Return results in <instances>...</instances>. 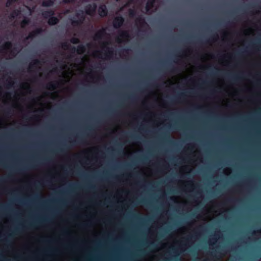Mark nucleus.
Wrapping results in <instances>:
<instances>
[{
  "instance_id": "f257e3e1",
  "label": "nucleus",
  "mask_w": 261,
  "mask_h": 261,
  "mask_svg": "<svg viewBox=\"0 0 261 261\" xmlns=\"http://www.w3.org/2000/svg\"><path fill=\"white\" fill-rule=\"evenodd\" d=\"M124 19L121 16L115 17L113 20V24L115 29L120 28L123 24Z\"/></svg>"
},
{
  "instance_id": "f03ea898",
  "label": "nucleus",
  "mask_w": 261,
  "mask_h": 261,
  "mask_svg": "<svg viewBox=\"0 0 261 261\" xmlns=\"http://www.w3.org/2000/svg\"><path fill=\"white\" fill-rule=\"evenodd\" d=\"M43 32V30L41 28H37L35 30L30 32L28 36L26 38L27 40L32 39L37 36L41 34Z\"/></svg>"
},
{
  "instance_id": "7ed1b4c3",
  "label": "nucleus",
  "mask_w": 261,
  "mask_h": 261,
  "mask_svg": "<svg viewBox=\"0 0 261 261\" xmlns=\"http://www.w3.org/2000/svg\"><path fill=\"white\" fill-rule=\"evenodd\" d=\"M86 49V48L85 45L80 44L77 46V48L72 47L71 49V51L72 53H77L78 54H82L85 52Z\"/></svg>"
},
{
  "instance_id": "20e7f679",
  "label": "nucleus",
  "mask_w": 261,
  "mask_h": 261,
  "mask_svg": "<svg viewBox=\"0 0 261 261\" xmlns=\"http://www.w3.org/2000/svg\"><path fill=\"white\" fill-rule=\"evenodd\" d=\"M76 16L79 17L78 20H72L71 23L73 26H77L82 24L85 20V16L82 13V14L77 13Z\"/></svg>"
},
{
  "instance_id": "39448f33",
  "label": "nucleus",
  "mask_w": 261,
  "mask_h": 261,
  "mask_svg": "<svg viewBox=\"0 0 261 261\" xmlns=\"http://www.w3.org/2000/svg\"><path fill=\"white\" fill-rule=\"evenodd\" d=\"M98 13L101 17H106L108 14V10L106 5H101L98 7Z\"/></svg>"
},
{
  "instance_id": "423d86ee",
  "label": "nucleus",
  "mask_w": 261,
  "mask_h": 261,
  "mask_svg": "<svg viewBox=\"0 0 261 261\" xmlns=\"http://www.w3.org/2000/svg\"><path fill=\"white\" fill-rule=\"evenodd\" d=\"M106 35V30L103 29L99 30L94 36L93 39L95 41L100 40Z\"/></svg>"
},
{
  "instance_id": "0eeeda50",
  "label": "nucleus",
  "mask_w": 261,
  "mask_h": 261,
  "mask_svg": "<svg viewBox=\"0 0 261 261\" xmlns=\"http://www.w3.org/2000/svg\"><path fill=\"white\" fill-rule=\"evenodd\" d=\"M226 76L233 82H237L242 79V76L240 74H226Z\"/></svg>"
},
{
  "instance_id": "6e6552de",
  "label": "nucleus",
  "mask_w": 261,
  "mask_h": 261,
  "mask_svg": "<svg viewBox=\"0 0 261 261\" xmlns=\"http://www.w3.org/2000/svg\"><path fill=\"white\" fill-rule=\"evenodd\" d=\"M130 37V36L129 35V33L126 31H121L120 33L119 34V36L117 38V41L118 42H121V38L123 39H128Z\"/></svg>"
},
{
  "instance_id": "1a4fd4ad",
  "label": "nucleus",
  "mask_w": 261,
  "mask_h": 261,
  "mask_svg": "<svg viewBox=\"0 0 261 261\" xmlns=\"http://www.w3.org/2000/svg\"><path fill=\"white\" fill-rule=\"evenodd\" d=\"M96 6H92L89 5L86 7L85 9L86 13L89 15H92L95 12Z\"/></svg>"
},
{
  "instance_id": "9d476101",
  "label": "nucleus",
  "mask_w": 261,
  "mask_h": 261,
  "mask_svg": "<svg viewBox=\"0 0 261 261\" xmlns=\"http://www.w3.org/2000/svg\"><path fill=\"white\" fill-rule=\"evenodd\" d=\"M70 143L72 144V145L77 144H82L84 142V139L82 136L78 135L76 137L75 140H72L70 141Z\"/></svg>"
},
{
  "instance_id": "9b49d317",
  "label": "nucleus",
  "mask_w": 261,
  "mask_h": 261,
  "mask_svg": "<svg viewBox=\"0 0 261 261\" xmlns=\"http://www.w3.org/2000/svg\"><path fill=\"white\" fill-rule=\"evenodd\" d=\"M59 19L57 17L54 16V15L51 17H50V18L48 19V23L50 25H54L57 24L59 22Z\"/></svg>"
},
{
  "instance_id": "f8f14e48",
  "label": "nucleus",
  "mask_w": 261,
  "mask_h": 261,
  "mask_svg": "<svg viewBox=\"0 0 261 261\" xmlns=\"http://www.w3.org/2000/svg\"><path fill=\"white\" fill-rule=\"evenodd\" d=\"M54 11L51 10L45 11L42 13V16L45 19H49L50 17H51L52 16L54 15Z\"/></svg>"
},
{
  "instance_id": "ddd939ff",
  "label": "nucleus",
  "mask_w": 261,
  "mask_h": 261,
  "mask_svg": "<svg viewBox=\"0 0 261 261\" xmlns=\"http://www.w3.org/2000/svg\"><path fill=\"white\" fill-rule=\"evenodd\" d=\"M12 46V43L10 41H7L1 47V50L10 49Z\"/></svg>"
},
{
  "instance_id": "4468645a",
  "label": "nucleus",
  "mask_w": 261,
  "mask_h": 261,
  "mask_svg": "<svg viewBox=\"0 0 261 261\" xmlns=\"http://www.w3.org/2000/svg\"><path fill=\"white\" fill-rule=\"evenodd\" d=\"M30 22V19L27 17H24L21 21L20 25L22 28H24L26 25H28Z\"/></svg>"
},
{
  "instance_id": "2eb2a0df",
  "label": "nucleus",
  "mask_w": 261,
  "mask_h": 261,
  "mask_svg": "<svg viewBox=\"0 0 261 261\" xmlns=\"http://www.w3.org/2000/svg\"><path fill=\"white\" fill-rule=\"evenodd\" d=\"M57 87V84L50 82L47 85L46 88L49 90H55Z\"/></svg>"
},
{
  "instance_id": "dca6fc26",
  "label": "nucleus",
  "mask_w": 261,
  "mask_h": 261,
  "mask_svg": "<svg viewBox=\"0 0 261 261\" xmlns=\"http://www.w3.org/2000/svg\"><path fill=\"white\" fill-rule=\"evenodd\" d=\"M69 148L67 144H64L61 148L58 149V151L61 153H64Z\"/></svg>"
},
{
  "instance_id": "f3484780",
  "label": "nucleus",
  "mask_w": 261,
  "mask_h": 261,
  "mask_svg": "<svg viewBox=\"0 0 261 261\" xmlns=\"http://www.w3.org/2000/svg\"><path fill=\"white\" fill-rule=\"evenodd\" d=\"M106 47L107 49V51L106 54V56L108 59H110L113 55V51L112 48L107 47Z\"/></svg>"
},
{
  "instance_id": "a211bd4d",
  "label": "nucleus",
  "mask_w": 261,
  "mask_h": 261,
  "mask_svg": "<svg viewBox=\"0 0 261 261\" xmlns=\"http://www.w3.org/2000/svg\"><path fill=\"white\" fill-rule=\"evenodd\" d=\"M42 5L44 6H51L54 4L56 1H42Z\"/></svg>"
},
{
  "instance_id": "6ab92c4d",
  "label": "nucleus",
  "mask_w": 261,
  "mask_h": 261,
  "mask_svg": "<svg viewBox=\"0 0 261 261\" xmlns=\"http://www.w3.org/2000/svg\"><path fill=\"white\" fill-rule=\"evenodd\" d=\"M11 176L10 175L7 177L0 176V184L6 182L8 179L11 178Z\"/></svg>"
},
{
  "instance_id": "aec40b11",
  "label": "nucleus",
  "mask_w": 261,
  "mask_h": 261,
  "mask_svg": "<svg viewBox=\"0 0 261 261\" xmlns=\"http://www.w3.org/2000/svg\"><path fill=\"white\" fill-rule=\"evenodd\" d=\"M217 38H218L217 34H215V35H213L212 36H211V38L209 39L205 40L204 41V43H208L210 42V41L212 40V41H214Z\"/></svg>"
},
{
  "instance_id": "412c9836",
  "label": "nucleus",
  "mask_w": 261,
  "mask_h": 261,
  "mask_svg": "<svg viewBox=\"0 0 261 261\" xmlns=\"http://www.w3.org/2000/svg\"><path fill=\"white\" fill-rule=\"evenodd\" d=\"M70 41L71 43L74 44H76L80 42V39L76 37H72Z\"/></svg>"
},
{
  "instance_id": "4be33fe9",
  "label": "nucleus",
  "mask_w": 261,
  "mask_h": 261,
  "mask_svg": "<svg viewBox=\"0 0 261 261\" xmlns=\"http://www.w3.org/2000/svg\"><path fill=\"white\" fill-rule=\"evenodd\" d=\"M40 64V61L37 60V59H35L33 61V63H32L31 64H30V68H32L34 66H36V65H38L39 64Z\"/></svg>"
},
{
  "instance_id": "5701e85b",
  "label": "nucleus",
  "mask_w": 261,
  "mask_h": 261,
  "mask_svg": "<svg viewBox=\"0 0 261 261\" xmlns=\"http://www.w3.org/2000/svg\"><path fill=\"white\" fill-rule=\"evenodd\" d=\"M61 46L64 49H68L69 47V45L67 42H63L61 44Z\"/></svg>"
},
{
  "instance_id": "b1692460",
  "label": "nucleus",
  "mask_w": 261,
  "mask_h": 261,
  "mask_svg": "<svg viewBox=\"0 0 261 261\" xmlns=\"http://www.w3.org/2000/svg\"><path fill=\"white\" fill-rule=\"evenodd\" d=\"M170 138V136H168L167 137H166V136L165 135V137H164V138L165 139H166L168 141V142L171 143V144H175V141H173V140H168L167 139H169Z\"/></svg>"
},
{
  "instance_id": "393cba45",
  "label": "nucleus",
  "mask_w": 261,
  "mask_h": 261,
  "mask_svg": "<svg viewBox=\"0 0 261 261\" xmlns=\"http://www.w3.org/2000/svg\"><path fill=\"white\" fill-rule=\"evenodd\" d=\"M0 165L5 168H7V169L8 168V167L6 165V164L4 162H2L1 160H0Z\"/></svg>"
},
{
  "instance_id": "a878e982",
  "label": "nucleus",
  "mask_w": 261,
  "mask_h": 261,
  "mask_svg": "<svg viewBox=\"0 0 261 261\" xmlns=\"http://www.w3.org/2000/svg\"><path fill=\"white\" fill-rule=\"evenodd\" d=\"M75 1H59V4H69L71 2H75Z\"/></svg>"
},
{
  "instance_id": "bb28decb",
  "label": "nucleus",
  "mask_w": 261,
  "mask_h": 261,
  "mask_svg": "<svg viewBox=\"0 0 261 261\" xmlns=\"http://www.w3.org/2000/svg\"><path fill=\"white\" fill-rule=\"evenodd\" d=\"M7 3H6V5L7 6L12 4L13 3H14L15 2H17V1H6Z\"/></svg>"
},
{
  "instance_id": "cd10ccee",
  "label": "nucleus",
  "mask_w": 261,
  "mask_h": 261,
  "mask_svg": "<svg viewBox=\"0 0 261 261\" xmlns=\"http://www.w3.org/2000/svg\"><path fill=\"white\" fill-rule=\"evenodd\" d=\"M147 2V5L148 6L149 5H151V4H153L154 3H155L156 1H146Z\"/></svg>"
},
{
  "instance_id": "c85d7f7f",
  "label": "nucleus",
  "mask_w": 261,
  "mask_h": 261,
  "mask_svg": "<svg viewBox=\"0 0 261 261\" xmlns=\"http://www.w3.org/2000/svg\"><path fill=\"white\" fill-rule=\"evenodd\" d=\"M26 169H27V168H22L18 169V171L19 172L22 173L23 171H24Z\"/></svg>"
},
{
  "instance_id": "c756f323",
  "label": "nucleus",
  "mask_w": 261,
  "mask_h": 261,
  "mask_svg": "<svg viewBox=\"0 0 261 261\" xmlns=\"http://www.w3.org/2000/svg\"><path fill=\"white\" fill-rule=\"evenodd\" d=\"M211 255L213 257V258H216L217 257V254L215 252H211Z\"/></svg>"
},
{
  "instance_id": "7c9ffc66",
  "label": "nucleus",
  "mask_w": 261,
  "mask_h": 261,
  "mask_svg": "<svg viewBox=\"0 0 261 261\" xmlns=\"http://www.w3.org/2000/svg\"><path fill=\"white\" fill-rule=\"evenodd\" d=\"M185 96L184 93H180L179 94V95L176 97V99L181 98V97H184Z\"/></svg>"
},
{
  "instance_id": "2f4dec72",
  "label": "nucleus",
  "mask_w": 261,
  "mask_h": 261,
  "mask_svg": "<svg viewBox=\"0 0 261 261\" xmlns=\"http://www.w3.org/2000/svg\"><path fill=\"white\" fill-rule=\"evenodd\" d=\"M176 69H177L176 68H175L173 67H172L170 68V69H169L170 71L171 72H175L176 70Z\"/></svg>"
},
{
  "instance_id": "473e14b6",
  "label": "nucleus",
  "mask_w": 261,
  "mask_h": 261,
  "mask_svg": "<svg viewBox=\"0 0 261 261\" xmlns=\"http://www.w3.org/2000/svg\"><path fill=\"white\" fill-rule=\"evenodd\" d=\"M141 203L144 204V205H148V204L147 203L146 201L145 200H142L141 201H140Z\"/></svg>"
},
{
  "instance_id": "72a5a7b5",
  "label": "nucleus",
  "mask_w": 261,
  "mask_h": 261,
  "mask_svg": "<svg viewBox=\"0 0 261 261\" xmlns=\"http://www.w3.org/2000/svg\"><path fill=\"white\" fill-rule=\"evenodd\" d=\"M68 233H69V231L67 229H64L63 231V234L67 235L68 234Z\"/></svg>"
},
{
  "instance_id": "f704fd0d",
  "label": "nucleus",
  "mask_w": 261,
  "mask_h": 261,
  "mask_svg": "<svg viewBox=\"0 0 261 261\" xmlns=\"http://www.w3.org/2000/svg\"><path fill=\"white\" fill-rule=\"evenodd\" d=\"M13 83L12 82H10L9 83L8 85V87H12L13 86Z\"/></svg>"
},
{
  "instance_id": "c9c22d12",
  "label": "nucleus",
  "mask_w": 261,
  "mask_h": 261,
  "mask_svg": "<svg viewBox=\"0 0 261 261\" xmlns=\"http://www.w3.org/2000/svg\"><path fill=\"white\" fill-rule=\"evenodd\" d=\"M193 181L192 180L188 181V186H191L192 185Z\"/></svg>"
},
{
  "instance_id": "e433bc0d",
  "label": "nucleus",
  "mask_w": 261,
  "mask_h": 261,
  "mask_svg": "<svg viewBox=\"0 0 261 261\" xmlns=\"http://www.w3.org/2000/svg\"><path fill=\"white\" fill-rule=\"evenodd\" d=\"M171 249H172V250L173 251V253H177L176 250L175 248L172 247Z\"/></svg>"
},
{
  "instance_id": "4c0bfd02",
  "label": "nucleus",
  "mask_w": 261,
  "mask_h": 261,
  "mask_svg": "<svg viewBox=\"0 0 261 261\" xmlns=\"http://www.w3.org/2000/svg\"><path fill=\"white\" fill-rule=\"evenodd\" d=\"M81 226L83 227H87L88 226V225L87 224H82L81 225Z\"/></svg>"
},
{
  "instance_id": "58836bf2",
  "label": "nucleus",
  "mask_w": 261,
  "mask_h": 261,
  "mask_svg": "<svg viewBox=\"0 0 261 261\" xmlns=\"http://www.w3.org/2000/svg\"><path fill=\"white\" fill-rule=\"evenodd\" d=\"M44 161H45V162H49L50 161V159L49 158H45L44 159Z\"/></svg>"
},
{
  "instance_id": "ea45409f",
  "label": "nucleus",
  "mask_w": 261,
  "mask_h": 261,
  "mask_svg": "<svg viewBox=\"0 0 261 261\" xmlns=\"http://www.w3.org/2000/svg\"><path fill=\"white\" fill-rule=\"evenodd\" d=\"M139 21H142L143 23H145V21L143 19H142L141 18L138 19Z\"/></svg>"
},
{
  "instance_id": "a19ab883",
  "label": "nucleus",
  "mask_w": 261,
  "mask_h": 261,
  "mask_svg": "<svg viewBox=\"0 0 261 261\" xmlns=\"http://www.w3.org/2000/svg\"><path fill=\"white\" fill-rule=\"evenodd\" d=\"M87 129L89 130V131H91L92 130V127H88L87 128Z\"/></svg>"
},
{
  "instance_id": "79ce46f5",
  "label": "nucleus",
  "mask_w": 261,
  "mask_h": 261,
  "mask_svg": "<svg viewBox=\"0 0 261 261\" xmlns=\"http://www.w3.org/2000/svg\"><path fill=\"white\" fill-rule=\"evenodd\" d=\"M192 238H194V236H190V237H189L187 238V240H189L190 239H192Z\"/></svg>"
},
{
  "instance_id": "37998d69",
  "label": "nucleus",
  "mask_w": 261,
  "mask_h": 261,
  "mask_svg": "<svg viewBox=\"0 0 261 261\" xmlns=\"http://www.w3.org/2000/svg\"><path fill=\"white\" fill-rule=\"evenodd\" d=\"M232 201L233 200L231 199H229L228 200V201L229 202H232Z\"/></svg>"
},
{
  "instance_id": "c03bdc74",
  "label": "nucleus",
  "mask_w": 261,
  "mask_h": 261,
  "mask_svg": "<svg viewBox=\"0 0 261 261\" xmlns=\"http://www.w3.org/2000/svg\"><path fill=\"white\" fill-rule=\"evenodd\" d=\"M8 237V238H11L12 237V234H9Z\"/></svg>"
},
{
  "instance_id": "a18cd8bd",
  "label": "nucleus",
  "mask_w": 261,
  "mask_h": 261,
  "mask_svg": "<svg viewBox=\"0 0 261 261\" xmlns=\"http://www.w3.org/2000/svg\"><path fill=\"white\" fill-rule=\"evenodd\" d=\"M134 98V97L133 96L128 97V98L131 99H133Z\"/></svg>"
},
{
  "instance_id": "49530a36",
  "label": "nucleus",
  "mask_w": 261,
  "mask_h": 261,
  "mask_svg": "<svg viewBox=\"0 0 261 261\" xmlns=\"http://www.w3.org/2000/svg\"><path fill=\"white\" fill-rule=\"evenodd\" d=\"M56 70H57V69H56V68H55V69H54L51 71V72H55V71H56Z\"/></svg>"
},
{
  "instance_id": "de8ad7c7",
  "label": "nucleus",
  "mask_w": 261,
  "mask_h": 261,
  "mask_svg": "<svg viewBox=\"0 0 261 261\" xmlns=\"http://www.w3.org/2000/svg\"><path fill=\"white\" fill-rule=\"evenodd\" d=\"M29 226H30V227H33V226H34V224H30L29 225Z\"/></svg>"
},
{
  "instance_id": "09e8293b",
  "label": "nucleus",
  "mask_w": 261,
  "mask_h": 261,
  "mask_svg": "<svg viewBox=\"0 0 261 261\" xmlns=\"http://www.w3.org/2000/svg\"><path fill=\"white\" fill-rule=\"evenodd\" d=\"M127 2H128L129 3H133V2H134L135 1H126Z\"/></svg>"
},
{
  "instance_id": "8fccbe9b",
  "label": "nucleus",
  "mask_w": 261,
  "mask_h": 261,
  "mask_svg": "<svg viewBox=\"0 0 261 261\" xmlns=\"http://www.w3.org/2000/svg\"><path fill=\"white\" fill-rule=\"evenodd\" d=\"M9 112H10V109H8L7 110V113H9Z\"/></svg>"
},
{
  "instance_id": "3c124183",
  "label": "nucleus",
  "mask_w": 261,
  "mask_h": 261,
  "mask_svg": "<svg viewBox=\"0 0 261 261\" xmlns=\"http://www.w3.org/2000/svg\"><path fill=\"white\" fill-rule=\"evenodd\" d=\"M35 166V165H31V166H30V167H31V168H33V167H34Z\"/></svg>"
},
{
  "instance_id": "603ef678",
  "label": "nucleus",
  "mask_w": 261,
  "mask_h": 261,
  "mask_svg": "<svg viewBox=\"0 0 261 261\" xmlns=\"http://www.w3.org/2000/svg\"><path fill=\"white\" fill-rule=\"evenodd\" d=\"M123 50L125 51V52H127L128 49H124Z\"/></svg>"
},
{
  "instance_id": "864d4df0",
  "label": "nucleus",
  "mask_w": 261,
  "mask_h": 261,
  "mask_svg": "<svg viewBox=\"0 0 261 261\" xmlns=\"http://www.w3.org/2000/svg\"><path fill=\"white\" fill-rule=\"evenodd\" d=\"M27 85V84H23L22 85V86L23 88H24V86H25Z\"/></svg>"
},
{
  "instance_id": "5fc2aeb1",
  "label": "nucleus",
  "mask_w": 261,
  "mask_h": 261,
  "mask_svg": "<svg viewBox=\"0 0 261 261\" xmlns=\"http://www.w3.org/2000/svg\"><path fill=\"white\" fill-rule=\"evenodd\" d=\"M135 216L137 217V218H139V215H138L135 214Z\"/></svg>"
},
{
  "instance_id": "6e6d98bb",
  "label": "nucleus",
  "mask_w": 261,
  "mask_h": 261,
  "mask_svg": "<svg viewBox=\"0 0 261 261\" xmlns=\"http://www.w3.org/2000/svg\"><path fill=\"white\" fill-rule=\"evenodd\" d=\"M4 241L5 242H9L8 240H7V239H6V240H4Z\"/></svg>"
},
{
  "instance_id": "4d7b16f0",
  "label": "nucleus",
  "mask_w": 261,
  "mask_h": 261,
  "mask_svg": "<svg viewBox=\"0 0 261 261\" xmlns=\"http://www.w3.org/2000/svg\"><path fill=\"white\" fill-rule=\"evenodd\" d=\"M240 55V53H237L236 54L237 56H239Z\"/></svg>"
},
{
  "instance_id": "13d9d810",
  "label": "nucleus",
  "mask_w": 261,
  "mask_h": 261,
  "mask_svg": "<svg viewBox=\"0 0 261 261\" xmlns=\"http://www.w3.org/2000/svg\"><path fill=\"white\" fill-rule=\"evenodd\" d=\"M178 254L176 255H174V258L176 259V257L178 256Z\"/></svg>"
},
{
  "instance_id": "bf43d9fd",
  "label": "nucleus",
  "mask_w": 261,
  "mask_h": 261,
  "mask_svg": "<svg viewBox=\"0 0 261 261\" xmlns=\"http://www.w3.org/2000/svg\"><path fill=\"white\" fill-rule=\"evenodd\" d=\"M35 197H36V198H38V197H39V196H38V195H35Z\"/></svg>"
},
{
  "instance_id": "052dcab7",
  "label": "nucleus",
  "mask_w": 261,
  "mask_h": 261,
  "mask_svg": "<svg viewBox=\"0 0 261 261\" xmlns=\"http://www.w3.org/2000/svg\"><path fill=\"white\" fill-rule=\"evenodd\" d=\"M89 188H90V189H93V187H92V186H90V187H89Z\"/></svg>"
},
{
  "instance_id": "680f3d73",
  "label": "nucleus",
  "mask_w": 261,
  "mask_h": 261,
  "mask_svg": "<svg viewBox=\"0 0 261 261\" xmlns=\"http://www.w3.org/2000/svg\"><path fill=\"white\" fill-rule=\"evenodd\" d=\"M198 43H202V42H201L200 40H199V41H198Z\"/></svg>"
},
{
  "instance_id": "e2e57ef3",
  "label": "nucleus",
  "mask_w": 261,
  "mask_h": 261,
  "mask_svg": "<svg viewBox=\"0 0 261 261\" xmlns=\"http://www.w3.org/2000/svg\"><path fill=\"white\" fill-rule=\"evenodd\" d=\"M103 44H104L105 45H106V44H108V43H107V42H105V43H104Z\"/></svg>"
},
{
  "instance_id": "0e129e2a",
  "label": "nucleus",
  "mask_w": 261,
  "mask_h": 261,
  "mask_svg": "<svg viewBox=\"0 0 261 261\" xmlns=\"http://www.w3.org/2000/svg\"><path fill=\"white\" fill-rule=\"evenodd\" d=\"M131 138L133 139H135L133 136H131Z\"/></svg>"
},
{
  "instance_id": "69168bd1",
  "label": "nucleus",
  "mask_w": 261,
  "mask_h": 261,
  "mask_svg": "<svg viewBox=\"0 0 261 261\" xmlns=\"http://www.w3.org/2000/svg\"><path fill=\"white\" fill-rule=\"evenodd\" d=\"M166 260L167 261H170L169 259H167Z\"/></svg>"
},
{
  "instance_id": "338daca9",
  "label": "nucleus",
  "mask_w": 261,
  "mask_h": 261,
  "mask_svg": "<svg viewBox=\"0 0 261 261\" xmlns=\"http://www.w3.org/2000/svg\"><path fill=\"white\" fill-rule=\"evenodd\" d=\"M79 2H80V1H79ZM81 2H84V1H82Z\"/></svg>"
},
{
  "instance_id": "774afa93",
  "label": "nucleus",
  "mask_w": 261,
  "mask_h": 261,
  "mask_svg": "<svg viewBox=\"0 0 261 261\" xmlns=\"http://www.w3.org/2000/svg\"><path fill=\"white\" fill-rule=\"evenodd\" d=\"M185 2H187V1H185Z\"/></svg>"
}]
</instances>
